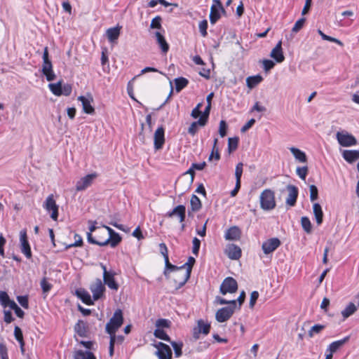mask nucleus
I'll return each mask as SVG.
<instances>
[{
	"mask_svg": "<svg viewBox=\"0 0 359 359\" xmlns=\"http://www.w3.org/2000/svg\"><path fill=\"white\" fill-rule=\"evenodd\" d=\"M107 231L108 237L104 240H95L93 235L90 233H87V239L90 243L97 245L99 246H105L110 245L111 248H115L121 241V237L120 235L115 232L111 228L106 225L102 226Z\"/></svg>",
	"mask_w": 359,
	"mask_h": 359,
	"instance_id": "f257e3e1",
	"label": "nucleus"
},
{
	"mask_svg": "<svg viewBox=\"0 0 359 359\" xmlns=\"http://www.w3.org/2000/svg\"><path fill=\"white\" fill-rule=\"evenodd\" d=\"M260 207L264 210H271L275 208L276 203L275 193L269 189H264L259 196Z\"/></svg>",
	"mask_w": 359,
	"mask_h": 359,
	"instance_id": "f03ea898",
	"label": "nucleus"
},
{
	"mask_svg": "<svg viewBox=\"0 0 359 359\" xmlns=\"http://www.w3.org/2000/svg\"><path fill=\"white\" fill-rule=\"evenodd\" d=\"M237 309L236 300H231L229 306L219 309L215 313V319L219 323H224L229 320Z\"/></svg>",
	"mask_w": 359,
	"mask_h": 359,
	"instance_id": "7ed1b4c3",
	"label": "nucleus"
},
{
	"mask_svg": "<svg viewBox=\"0 0 359 359\" xmlns=\"http://www.w3.org/2000/svg\"><path fill=\"white\" fill-rule=\"evenodd\" d=\"M123 323V313L121 309H117L107 323L105 330L108 334H113L121 327Z\"/></svg>",
	"mask_w": 359,
	"mask_h": 359,
	"instance_id": "20e7f679",
	"label": "nucleus"
},
{
	"mask_svg": "<svg viewBox=\"0 0 359 359\" xmlns=\"http://www.w3.org/2000/svg\"><path fill=\"white\" fill-rule=\"evenodd\" d=\"M42 57V72L46 76L47 81H53L55 78V74L53 70L52 62L49 59L48 47H45Z\"/></svg>",
	"mask_w": 359,
	"mask_h": 359,
	"instance_id": "39448f33",
	"label": "nucleus"
},
{
	"mask_svg": "<svg viewBox=\"0 0 359 359\" xmlns=\"http://www.w3.org/2000/svg\"><path fill=\"white\" fill-rule=\"evenodd\" d=\"M43 208L46 210V212L50 213V217L53 220H57L59 206L56 203L53 194H50L47 196L43 203Z\"/></svg>",
	"mask_w": 359,
	"mask_h": 359,
	"instance_id": "423d86ee",
	"label": "nucleus"
},
{
	"mask_svg": "<svg viewBox=\"0 0 359 359\" xmlns=\"http://www.w3.org/2000/svg\"><path fill=\"white\" fill-rule=\"evenodd\" d=\"M195 263V259L192 257H189L187 262L180 267L181 276L182 278L178 283L177 289H179L184 286L190 278L192 266Z\"/></svg>",
	"mask_w": 359,
	"mask_h": 359,
	"instance_id": "0eeeda50",
	"label": "nucleus"
},
{
	"mask_svg": "<svg viewBox=\"0 0 359 359\" xmlns=\"http://www.w3.org/2000/svg\"><path fill=\"white\" fill-rule=\"evenodd\" d=\"M89 289L93 294L94 301L102 299L104 296L105 286L101 279L97 278L90 285Z\"/></svg>",
	"mask_w": 359,
	"mask_h": 359,
	"instance_id": "6e6552de",
	"label": "nucleus"
},
{
	"mask_svg": "<svg viewBox=\"0 0 359 359\" xmlns=\"http://www.w3.org/2000/svg\"><path fill=\"white\" fill-rule=\"evenodd\" d=\"M221 13H225V10L220 0H213L210 8V21L212 25L215 24L221 18Z\"/></svg>",
	"mask_w": 359,
	"mask_h": 359,
	"instance_id": "1a4fd4ad",
	"label": "nucleus"
},
{
	"mask_svg": "<svg viewBox=\"0 0 359 359\" xmlns=\"http://www.w3.org/2000/svg\"><path fill=\"white\" fill-rule=\"evenodd\" d=\"M336 137L339 144L342 147H351L357 144L355 137L346 131L337 132Z\"/></svg>",
	"mask_w": 359,
	"mask_h": 359,
	"instance_id": "9d476101",
	"label": "nucleus"
},
{
	"mask_svg": "<svg viewBox=\"0 0 359 359\" xmlns=\"http://www.w3.org/2000/svg\"><path fill=\"white\" fill-rule=\"evenodd\" d=\"M97 177L96 172L88 174L76 182V190L77 191H84L92 185L93 181Z\"/></svg>",
	"mask_w": 359,
	"mask_h": 359,
	"instance_id": "9b49d317",
	"label": "nucleus"
},
{
	"mask_svg": "<svg viewBox=\"0 0 359 359\" xmlns=\"http://www.w3.org/2000/svg\"><path fill=\"white\" fill-rule=\"evenodd\" d=\"M237 289L236 280L232 277H227L222 283L219 290L222 294H226V293H234Z\"/></svg>",
	"mask_w": 359,
	"mask_h": 359,
	"instance_id": "f8f14e48",
	"label": "nucleus"
},
{
	"mask_svg": "<svg viewBox=\"0 0 359 359\" xmlns=\"http://www.w3.org/2000/svg\"><path fill=\"white\" fill-rule=\"evenodd\" d=\"M165 216L170 218L177 217L179 222L182 223V229H184L185 224H184V222L186 217V208L184 205H179L176 206L174 209L168 212Z\"/></svg>",
	"mask_w": 359,
	"mask_h": 359,
	"instance_id": "ddd939ff",
	"label": "nucleus"
},
{
	"mask_svg": "<svg viewBox=\"0 0 359 359\" xmlns=\"http://www.w3.org/2000/svg\"><path fill=\"white\" fill-rule=\"evenodd\" d=\"M157 351L156 355L158 359H172V350L170 346L163 342H158L154 344Z\"/></svg>",
	"mask_w": 359,
	"mask_h": 359,
	"instance_id": "4468645a",
	"label": "nucleus"
},
{
	"mask_svg": "<svg viewBox=\"0 0 359 359\" xmlns=\"http://www.w3.org/2000/svg\"><path fill=\"white\" fill-rule=\"evenodd\" d=\"M20 242L21 252L27 259H30L32 257V251L25 229H23L20 232Z\"/></svg>",
	"mask_w": 359,
	"mask_h": 359,
	"instance_id": "2eb2a0df",
	"label": "nucleus"
},
{
	"mask_svg": "<svg viewBox=\"0 0 359 359\" xmlns=\"http://www.w3.org/2000/svg\"><path fill=\"white\" fill-rule=\"evenodd\" d=\"M210 330V324L205 323L203 320H199L197 322V326L193 330V337L195 340L200 338V334L202 333L204 335L209 334Z\"/></svg>",
	"mask_w": 359,
	"mask_h": 359,
	"instance_id": "dca6fc26",
	"label": "nucleus"
},
{
	"mask_svg": "<svg viewBox=\"0 0 359 359\" xmlns=\"http://www.w3.org/2000/svg\"><path fill=\"white\" fill-rule=\"evenodd\" d=\"M280 245V241L277 238L266 240L262 243V248L266 255L275 251Z\"/></svg>",
	"mask_w": 359,
	"mask_h": 359,
	"instance_id": "f3484780",
	"label": "nucleus"
},
{
	"mask_svg": "<svg viewBox=\"0 0 359 359\" xmlns=\"http://www.w3.org/2000/svg\"><path fill=\"white\" fill-rule=\"evenodd\" d=\"M154 139V149L156 150L161 149L165 143V130L162 126L156 129Z\"/></svg>",
	"mask_w": 359,
	"mask_h": 359,
	"instance_id": "a211bd4d",
	"label": "nucleus"
},
{
	"mask_svg": "<svg viewBox=\"0 0 359 359\" xmlns=\"http://www.w3.org/2000/svg\"><path fill=\"white\" fill-rule=\"evenodd\" d=\"M224 253L232 260H237L241 257V249L235 244H228L224 250Z\"/></svg>",
	"mask_w": 359,
	"mask_h": 359,
	"instance_id": "6ab92c4d",
	"label": "nucleus"
},
{
	"mask_svg": "<svg viewBox=\"0 0 359 359\" xmlns=\"http://www.w3.org/2000/svg\"><path fill=\"white\" fill-rule=\"evenodd\" d=\"M288 195L285 201V203L290 207H292L296 204L298 197L299 191L294 185L289 184L287 186Z\"/></svg>",
	"mask_w": 359,
	"mask_h": 359,
	"instance_id": "aec40b11",
	"label": "nucleus"
},
{
	"mask_svg": "<svg viewBox=\"0 0 359 359\" xmlns=\"http://www.w3.org/2000/svg\"><path fill=\"white\" fill-rule=\"evenodd\" d=\"M115 273L112 271H109V273H103L104 284L107 285L109 288L114 290L118 289V284L116 283L114 278Z\"/></svg>",
	"mask_w": 359,
	"mask_h": 359,
	"instance_id": "412c9836",
	"label": "nucleus"
},
{
	"mask_svg": "<svg viewBox=\"0 0 359 359\" xmlns=\"http://www.w3.org/2000/svg\"><path fill=\"white\" fill-rule=\"evenodd\" d=\"M75 294L76 297L80 299L83 303L87 305L94 304V300L92 299L89 292L84 288H79L76 290Z\"/></svg>",
	"mask_w": 359,
	"mask_h": 359,
	"instance_id": "4be33fe9",
	"label": "nucleus"
},
{
	"mask_svg": "<svg viewBox=\"0 0 359 359\" xmlns=\"http://www.w3.org/2000/svg\"><path fill=\"white\" fill-rule=\"evenodd\" d=\"M241 236V231L240 229L236 226H233L226 229L224 233V238L227 241H238L240 239Z\"/></svg>",
	"mask_w": 359,
	"mask_h": 359,
	"instance_id": "5701e85b",
	"label": "nucleus"
},
{
	"mask_svg": "<svg viewBox=\"0 0 359 359\" xmlns=\"http://www.w3.org/2000/svg\"><path fill=\"white\" fill-rule=\"evenodd\" d=\"M78 100L81 102L83 111L86 114H93L95 112V109L91 104L93 102L92 97H86L85 96L81 95L78 97Z\"/></svg>",
	"mask_w": 359,
	"mask_h": 359,
	"instance_id": "b1692460",
	"label": "nucleus"
},
{
	"mask_svg": "<svg viewBox=\"0 0 359 359\" xmlns=\"http://www.w3.org/2000/svg\"><path fill=\"white\" fill-rule=\"evenodd\" d=\"M350 339V336H346L343 339L332 342L326 349V353L333 354L339 350L343 345L348 342Z\"/></svg>",
	"mask_w": 359,
	"mask_h": 359,
	"instance_id": "393cba45",
	"label": "nucleus"
},
{
	"mask_svg": "<svg viewBox=\"0 0 359 359\" xmlns=\"http://www.w3.org/2000/svg\"><path fill=\"white\" fill-rule=\"evenodd\" d=\"M109 334L110 337L109 354L111 357L114 355L115 344H121L124 340V337L121 335H116V332Z\"/></svg>",
	"mask_w": 359,
	"mask_h": 359,
	"instance_id": "a878e982",
	"label": "nucleus"
},
{
	"mask_svg": "<svg viewBox=\"0 0 359 359\" xmlns=\"http://www.w3.org/2000/svg\"><path fill=\"white\" fill-rule=\"evenodd\" d=\"M271 57H273L277 62H282L285 60V57L282 50V42L279 41L276 46L272 49Z\"/></svg>",
	"mask_w": 359,
	"mask_h": 359,
	"instance_id": "bb28decb",
	"label": "nucleus"
},
{
	"mask_svg": "<svg viewBox=\"0 0 359 359\" xmlns=\"http://www.w3.org/2000/svg\"><path fill=\"white\" fill-rule=\"evenodd\" d=\"M154 34L159 47L161 49V51L164 53H166L169 50V45L167 43L163 33L161 31H156Z\"/></svg>",
	"mask_w": 359,
	"mask_h": 359,
	"instance_id": "cd10ccee",
	"label": "nucleus"
},
{
	"mask_svg": "<svg viewBox=\"0 0 359 359\" xmlns=\"http://www.w3.org/2000/svg\"><path fill=\"white\" fill-rule=\"evenodd\" d=\"M341 155L346 161L353 163L359 159V150H343Z\"/></svg>",
	"mask_w": 359,
	"mask_h": 359,
	"instance_id": "c85d7f7f",
	"label": "nucleus"
},
{
	"mask_svg": "<svg viewBox=\"0 0 359 359\" xmlns=\"http://www.w3.org/2000/svg\"><path fill=\"white\" fill-rule=\"evenodd\" d=\"M120 33L121 27L116 26L114 27L109 28L106 32V35L109 41L113 43L118 39Z\"/></svg>",
	"mask_w": 359,
	"mask_h": 359,
	"instance_id": "c756f323",
	"label": "nucleus"
},
{
	"mask_svg": "<svg viewBox=\"0 0 359 359\" xmlns=\"http://www.w3.org/2000/svg\"><path fill=\"white\" fill-rule=\"evenodd\" d=\"M313 211L318 225H320L323 219V212L320 205L316 203L313 205Z\"/></svg>",
	"mask_w": 359,
	"mask_h": 359,
	"instance_id": "7c9ffc66",
	"label": "nucleus"
},
{
	"mask_svg": "<svg viewBox=\"0 0 359 359\" xmlns=\"http://www.w3.org/2000/svg\"><path fill=\"white\" fill-rule=\"evenodd\" d=\"M14 336L15 339L18 341L20 346V351L22 354L25 353V341L23 339V334L22 330L18 327L15 326L14 328Z\"/></svg>",
	"mask_w": 359,
	"mask_h": 359,
	"instance_id": "2f4dec72",
	"label": "nucleus"
},
{
	"mask_svg": "<svg viewBox=\"0 0 359 359\" xmlns=\"http://www.w3.org/2000/svg\"><path fill=\"white\" fill-rule=\"evenodd\" d=\"M206 124L205 123V118H199L196 121L193 122L188 128V133L194 136L198 131V126L203 127Z\"/></svg>",
	"mask_w": 359,
	"mask_h": 359,
	"instance_id": "473e14b6",
	"label": "nucleus"
},
{
	"mask_svg": "<svg viewBox=\"0 0 359 359\" xmlns=\"http://www.w3.org/2000/svg\"><path fill=\"white\" fill-rule=\"evenodd\" d=\"M357 311V306L353 303L350 302L345 307L344 310L341 311V314L344 319H346L353 314L355 313Z\"/></svg>",
	"mask_w": 359,
	"mask_h": 359,
	"instance_id": "72a5a7b5",
	"label": "nucleus"
},
{
	"mask_svg": "<svg viewBox=\"0 0 359 359\" xmlns=\"http://www.w3.org/2000/svg\"><path fill=\"white\" fill-rule=\"evenodd\" d=\"M263 80V78L260 75H255L252 76H248L246 79V84L247 86L252 89L255 88L256 86H257L259 83H260Z\"/></svg>",
	"mask_w": 359,
	"mask_h": 359,
	"instance_id": "f704fd0d",
	"label": "nucleus"
},
{
	"mask_svg": "<svg viewBox=\"0 0 359 359\" xmlns=\"http://www.w3.org/2000/svg\"><path fill=\"white\" fill-rule=\"evenodd\" d=\"M290 150L297 161H299L301 163L306 162V156L304 151L295 147H291Z\"/></svg>",
	"mask_w": 359,
	"mask_h": 359,
	"instance_id": "c9c22d12",
	"label": "nucleus"
},
{
	"mask_svg": "<svg viewBox=\"0 0 359 359\" xmlns=\"http://www.w3.org/2000/svg\"><path fill=\"white\" fill-rule=\"evenodd\" d=\"M74 359H96V358L90 351L79 350L75 352Z\"/></svg>",
	"mask_w": 359,
	"mask_h": 359,
	"instance_id": "e433bc0d",
	"label": "nucleus"
},
{
	"mask_svg": "<svg viewBox=\"0 0 359 359\" xmlns=\"http://www.w3.org/2000/svg\"><path fill=\"white\" fill-rule=\"evenodd\" d=\"M175 90L177 93L180 92L183 88H184L189 83V81L184 77H178L175 80Z\"/></svg>",
	"mask_w": 359,
	"mask_h": 359,
	"instance_id": "4c0bfd02",
	"label": "nucleus"
},
{
	"mask_svg": "<svg viewBox=\"0 0 359 359\" xmlns=\"http://www.w3.org/2000/svg\"><path fill=\"white\" fill-rule=\"evenodd\" d=\"M74 330L80 337H85L87 332L85 322L79 320L75 325Z\"/></svg>",
	"mask_w": 359,
	"mask_h": 359,
	"instance_id": "58836bf2",
	"label": "nucleus"
},
{
	"mask_svg": "<svg viewBox=\"0 0 359 359\" xmlns=\"http://www.w3.org/2000/svg\"><path fill=\"white\" fill-rule=\"evenodd\" d=\"M191 209L193 212H197L201 208V202L198 196L192 195L191 200Z\"/></svg>",
	"mask_w": 359,
	"mask_h": 359,
	"instance_id": "ea45409f",
	"label": "nucleus"
},
{
	"mask_svg": "<svg viewBox=\"0 0 359 359\" xmlns=\"http://www.w3.org/2000/svg\"><path fill=\"white\" fill-rule=\"evenodd\" d=\"M48 87L50 90L56 96L62 95V81H59L55 83H49Z\"/></svg>",
	"mask_w": 359,
	"mask_h": 359,
	"instance_id": "a19ab883",
	"label": "nucleus"
},
{
	"mask_svg": "<svg viewBox=\"0 0 359 359\" xmlns=\"http://www.w3.org/2000/svg\"><path fill=\"white\" fill-rule=\"evenodd\" d=\"M154 335L158 339H162V340H164L166 341H170V337L162 329L156 328L154 332Z\"/></svg>",
	"mask_w": 359,
	"mask_h": 359,
	"instance_id": "79ce46f5",
	"label": "nucleus"
},
{
	"mask_svg": "<svg viewBox=\"0 0 359 359\" xmlns=\"http://www.w3.org/2000/svg\"><path fill=\"white\" fill-rule=\"evenodd\" d=\"M161 18L160 16H156L154 18L152 19L151 24H150V28L151 29H156L157 31L162 30L164 32V30L161 25Z\"/></svg>",
	"mask_w": 359,
	"mask_h": 359,
	"instance_id": "37998d69",
	"label": "nucleus"
},
{
	"mask_svg": "<svg viewBox=\"0 0 359 359\" xmlns=\"http://www.w3.org/2000/svg\"><path fill=\"white\" fill-rule=\"evenodd\" d=\"M301 224L303 229L307 233H310L311 232V223L309 217H302L301 218Z\"/></svg>",
	"mask_w": 359,
	"mask_h": 359,
	"instance_id": "c03bdc74",
	"label": "nucleus"
},
{
	"mask_svg": "<svg viewBox=\"0 0 359 359\" xmlns=\"http://www.w3.org/2000/svg\"><path fill=\"white\" fill-rule=\"evenodd\" d=\"M243 171V163H238L235 168L236 183L241 184V180Z\"/></svg>",
	"mask_w": 359,
	"mask_h": 359,
	"instance_id": "a18cd8bd",
	"label": "nucleus"
},
{
	"mask_svg": "<svg viewBox=\"0 0 359 359\" xmlns=\"http://www.w3.org/2000/svg\"><path fill=\"white\" fill-rule=\"evenodd\" d=\"M217 139L215 138L214 140L212 153L210 154V155L209 156V161H211L213 158H215L216 161H218L220 158L219 149L217 148Z\"/></svg>",
	"mask_w": 359,
	"mask_h": 359,
	"instance_id": "49530a36",
	"label": "nucleus"
},
{
	"mask_svg": "<svg viewBox=\"0 0 359 359\" xmlns=\"http://www.w3.org/2000/svg\"><path fill=\"white\" fill-rule=\"evenodd\" d=\"M171 325V322L168 319L160 318L156 321V328L162 329L168 328Z\"/></svg>",
	"mask_w": 359,
	"mask_h": 359,
	"instance_id": "de8ad7c7",
	"label": "nucleus"
},
{
	"mask_svg": "<svg viewBox=\"0 0 359 359\" xmlns=\"http://www.w3.org/2000/svg\"><path fill=\"white\" fill-rule=\"evenodd\" d=\"M325 328V325L316 324L312 326L309 331V337H313L315 334L320 333Z\"/></svg>",
	"mask_w": 359,
	"mask_h": 359,
	"instance_id": "09e8293b",
	"label": "nucleus"
},
{
	"mask_svg": "<svg viewBox=\"0 0 359 359\" xmlns=\"http://www.w3.org/2000/svg\"><path fill=\"white\" fill-rule=\"evenodd\" d=\"M171 345L174 349L175 355L177 358L180 357L182 354V348L183 346L182 342L171 341Z\"/></svg>",
	"mask_w": 359,
	"mask_h": 359,
	"instance_id": "8fccbe9b",
	"label": "nucleus"
},
{
	"mask_svg": "<svg viewBox=\"0 0 359 359\" xmlns=\"http://www.w3.org/2000/svg\"><path fill=\"white\" fill-rule=\"evenodd\" d=\"M238 140H239L238 137H237L229 138L228 149L230 152L232 151H234L237 149Z\"/></svg>",
	"mask_w": 359,
	"mask_h": 359,
	"instance_id": "3c124183",
	"label": "nucleus"
},
{
	"mask_svg": "<svg viewBox=\"0 0 359 359\" xmlns=\"http://www.w3.org/2000/svg\"><path fill=\"white\" fill-rule=\"evenodd\" d=\"M198 28L200 33L202 36L205 37L208 35L207 29H208V21L207 20H203L199 22Z\"/></svg>",
	"mask_w": 359,
	"mask_h": 359,
	"instance_id": "603ef678",
	"label": "nucleus"
},
{
	"mask_svg": "<svg viewBox=\"0 0 359 359\" xmlns=\"http://www.w3.org/2000/svg\"><path fill=\"white\" fill-rule=\"evenodd\" d=\"M10 300L11 299L7 292L4 291L0 292V304L3 307H7L8 303Z\"/></svg>",
	"mask_w": 359,
	"mask_h": 359,
	"instance_id": "864d4df0",
	"label": "nucleus"
},
{
	"mask_svg": "<svg viewBox=\"0 0 359 359\" xmlns=\"http://www.w3.org/2000/svg\"><path fill=\"white\" fill-rule=\"evenodd\" d=\"M308 174L307 166L298 167L297 168V175L302 179L305 180Z\"/></svg>",
	"mask_w": 359,
	"mask_h": 359,
	"instance_id": "5fc2aeb1",
	"label": "nucleus"
},
{
	"mask_svg": "<svg viewBox=\"0 0 359 359\" xmlns=\"http://www.w3.org/2000/svg\"><path fill=\"white\" fill-rule=\"evenodd\" d=\"M17 300L18 303L24 308L27 309L29 308V301L28 297L26 295L24 296H18Z\"/></svg>",
	"mask_w": 359,
	"mask_h": 359,
	"instance_id": "6e6d98bb",
	"label": "nucleus"
},
{
	"mask_svg": "<svg viewBox=\"0 0 359 359\" xmlns=\"http://www.w3.org/2000/svg\"><path fill=\"white\" fill-rule=\"evenodd\" d=\"M310 191V199L311 201H314L318 198V190L315 185H311L309 187Z\"/></svg>",
	"mask_w": 359,
	"mask_h": 359,
	"instance_id": "4d7b16f0",
	"label": "nucleus"
},
{
	"mask_svg": "<svg viewBox=\"0 0 359 359\" xmlns=\"http://www.w3.org/2000/svg\"><path fill=\"white\" fill-rule=\"evenodd\" d=\"M41 287L43 293L48 292L52 288V285L48 283L46 278H43L41 281Z\"/></svg>",
	"mask_w": 359,
	"mask_h": 359,
	"instance_id": "13d9d810",
	"label": "nucleus"
},
{
	"mask_svg": "<svg viewBox=\"0 0 359 359\" xmlns=\"http://www.w3.org/2000/svg\"><path fill=\"white\" fill-rule=\"evenodd\" d=\"M227 125L225 121L222 120L219 122V134L222 137L226 135Z\"/></svg>",
	"mask_w": 359,
	"mask_h": 359,
	"instance_id": "bf43d9fd",
	"label": "nucleus"
},
{
	"mask_svg": "<svg viewBox=\"0 0 359 359\" xmlns=\"http://www.w3.org/2000/svg\"><path fill=\"white\" fill-rule=\"evenodd\" d=\"M192 243H193L192 252L195 255L197 256L198 255V252H199V249H200V246H201V241L198 238L195 237V238H194Z\"/></svg>",
	"mask_w": 359,
	"mask_h": 359,
	"instance_id": "052dcab7",
	"label": "nucleus"
},
{
	"mask_svg": "<svg viewBox=\"0 0 359 359\" xmlns=\"http://www.w3.org/2000/svg\"><path fill=\"white\" fill-rule=\"evenodd\" d=\"M305 22L304 18L299 19L294 24V27H292V32H298L304 26Z\"/></svg>",
	"mask_w": 359,
	"mask_h": 359,
	"instance_id": "680f3d73",
	"label": "nucleus"
},
{
	"mask_svg": "<svg viewBox=\"0 0 359 359\" xmlns=\"http://www.w3.org/2000/svg\"><path fill=\"white\" fill-rule=\"evenodd\" d=\"M262 63H263L264 69L266 72H268L270 69H273L275 65V62L273 61H272L271 60H268V59L264 60Z\"/></svg>",
	"mask_w": 359,
	"mask_h": 359,
	"instance_id": "e2e57ef3",
	"label": "nucleus"
},
{
	"mask_svg": "<svg viewBox=\"0 0 359 359\" xmlns=\"http://www.w3.org/2000/svg\"><path fill=\"white\" fill-rule=\"evenodd\" d=\"M259 297V293L257 291H253L251 294H250V302H249V306L250 308H253L257 299Z\"/></svg>",
	"mask_w": 359,
	"mask_h": 359,
	"instance_id": "0e129e2a",
	"label": "nucleus"
},
{
	"mask_svg": "<svg viewBox=\"0 0 359 359\" xmlns=\"http://www.w3.org/2000/svg\"><path fill=\"white\" fill-rule=\"evenodd\" d=\"M0 357L1 359H8L7 348L4 343H0Z\"/></svg>",
	"mask_w": 359,
	"mask_h": 359,
	"instance_id": "69168bd1",
	"label": "nucleus"
},
{
	"mask_svg": "<svg viewBox=\"0 0 359 359\" xmlns=\"http://www.w3.org/2000/svg\"><path fill=\"white\" fill-rule=\"evenodd\" d=\"M72 91V88L70 84L66 83L62 86L61 93L62 95L69 96Z\"/></svg>",
	"mask_w": 359,
	"mask_h": 359,
	"instance_id": "338daca9",
	"label": "nucleus"
},
{
	"mask_svg": "<svg viewBox=\"0 0 359 359\" xmlns=\"http://www.w3.org/2000/svg\"><path fill=\"white\" fill-rule=\"evenodd\" d=\"M74 240L75 242L71 245H69V247H80L83 244V239L81 236L79 234L74 235Z\"/></svg>",
	"mask_w": 359,
	"mask_h": 359,
	"instance_id": "774afa93",
	"label": "nucleus"
}]
</instances>
